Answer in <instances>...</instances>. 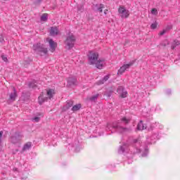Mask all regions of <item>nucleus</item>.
I'll list each match as a JSON object with an SVG mask.
<instances>
[{
	"instance_id": "nucleus-1",
	"label": "nucleus",
	"mask_w": 180,
	"mask_h": 180,
	"mask_svg": "<svg viewBox=\"0 0 180 180\" xmlns=\"http://www.w3.org/2000/svg\"><path fill=\"white\" fill-rule=\"evenodd\" d=\"M131 121V119L130 117H122L120 120H118V122H113L112 125L108 124L107 125V129H108V130H112V129H114L117 133H120V134L130 133V131H131V128L126 127L125 126H127Z\"/></svg>"
},
{
	"instance_id": "nucleus-2",
	"label": "nucleus",
	"mask_w": 180,
	"mask_h": 180,
	"mask_svg": "<svg viewBox=\"0 0 180 180\" xmlns=\"http://www.w3.org/2000/svg\"><path fill=\"white\" fill-rule=\"evenodd\" d=\"M141 142L137 139L133 140L131 145L129 143H124L118 148V154H137V153H141Z\"/></svg>"
},
{
	"instance_id": "nucleus-3",
	"label": "nucleus",
	"mask_w": 180,
	"mask_h": 180,
	"mask_svg": "<svg viewBox=\"0 0 180 180\" xmlns=\"http://www.w3.org/2000/svg\"><path fill=\"white\" fill-rule=\"evenodd\" d=\"M89 64L95 65L98 70L103 68L104 59H99V53L95 51H89L87 55Z\"/></svg>"
},
{
	"instance_id": "nucleus-4",
	"label": "nucleus",
	"mask_w": 180,
	"mask_h": 180,
	"mask_svg": "<svg viewBox=\"0 0 180 180\" xmlns=\"http://www.w3.org/2000/svg\"><path fill=\"white\" fill-rule=\"evenodd\" d=\"M75 36L72 33H69L67 35L66 39L65 41V48L66 50H71L75 45Z\"/></svg>"
},
{
	"instance_id": "nucleus-5",
	"label": "nucleus",
	"mask_w": 180,
	"mask_h": 180,
	"mask_svg": "<svg viewBox=\"0 0 180 180\" xmlns=\"http://www.w3.org/2000/svg\"><path fill=\"white\" fill-rule=\"evenodd\" d=\"M32 50H34V53L39 56H46V54H47V49L44 45L41 43L34 44Z\"/></svg>"
},
{
	"instance_id": "nucleus-6",
	"label": "nucleus",
	"mask_w": 180,
	"mask_h": 180,
	"mask_svg": "<svg viewBox=\"0 0 180 180\" xmlns=\"http://www.w3.org/2000/svg\"><path fill=\"white\" fill-rule=\"evenodd\" d=\"M118 13L122 19H127L130 16V12L124 6H120L118 8Z\"/></svg>"
},
{
	"instance_id": "nucleus-7",
	"label": "nucleus",
	"mask_w": 180,
	"mask_h": 180,
	"mask_svg": "<svg viewBox=\"0 0 180 180\" xmlns=\"http://www.w3.org/2000/svg\"><path fill=\"white\" fill-rule=\"evenodd\" d=\"M22 139H23V135L20 132H15L14 135L11 136L10 141L13 144H18Z\"/></svg>"
},
{
	"instance_id": "nucleus-8",
	"label": "nucleus",
	"mask_w": 180,
	"mask_h": 180,
	"mask_svg": "<svg viewBox=\"0 0 180 180\" xmlns=\"http://www.w3.org/2000/svg\"><path fill=\"white\" fill-rule=\"evenodd\" d=\"M134 64V62H131L128 64H124V65L120 67V68L118 70V72L117 73V75H123L124 72L127 71V70H129V68H130L131 65H133Z\"/></svg>"
},
{
	"instance_id": "nucleus-9",
	"label": "nucleus",
	"mask_w": 180,
	"mask_h": 180,
	"mask_svg": "<svg viewBox=\"0 0 180 180\" xmlns=\"http://www.w3.org/2000/svg\"><path fill=\"white\" fill-rule=\"evenodd\" d=\"M117 92L120 94L121 98H127V91H126L123 86H119L117 89Z\"/></svg>"
},
{
	"instance_id": "nucleus-10",
	"label": "nucleus",
	"mask_w": 180,
	"mask_h": 180,
	"mask_svg": "<svg viewBox=\"0 0 180 180\" xmlns=\"http://www.w3.org/2000/svg\"><path fill=\"white\" fill-rule=\"evenodd\" d=\"M46 41L49 43L50 51H51V53H54V51H56V48L57 47V43H56L53 39L49 38L46 39Z\"/></svg>"
},
{
	"instance_id": "nucleus-11",
	"label": "nucleus",
	"mask_w": 180,
	"mask_h": 180,
	"mask_svg": "<svg viewBox=\"0 0 180 180\" xmlns=\"http://www.w3.org/2000/svg\"><path fill=\"white\" fill-rule=\"evenodd\" d=\"M18 98V94L16 93V89L13 87V92L9 94L8 101L9 102H15Z\"/></svg>"
},
{
	"instance_id": "nucleus-12",
	"label": "nucleus",
	"mask_w": 180,
	"mask_h": 180,
	"mask_svg": "<svg viewBox=\"0 0 180 180\" xmlns=\"http://www.w3.org/2000/svg\"><path fill=\"white\" fill-rule=\"evenodd\" d=\"M158 139V133H153L151 136L147 137V142L149 144H153V143H155L154 140H157Z\"/></svg>"
},
{
	"instance_id": "nucleus-13",
	"label": "nucleus",
	"mask_w": 180,
	"mask_h": 180,
	"mask_svg": "<svg viewBox=\"0 0 180 180\" xmlns=\"http://www.w3.org/2000/svg\"><path fill=\"white\" fill-rule=\"evenodd\" d=\"M72 105H74V101H68L66 102V104L63 105L62 110L63 112H67L70 108L72 107Z\"/></svg>"
},
{
	"instance_id": "nucleus-14",
	"label": "nucleus",
	"mask_w": 180,
	"mask_h": 180,
	"mask_svg": "<svg viewBox=\"0 0 180 180\" xmlns=\"http://www.w3.org/2000/svg\"><path fill=\"white\" fill-rule=\"evenodd\" d=\"M105 8V5L103 4H96L93 7V9L94 11H96L97 12H100V13H102L103 9Z\"/></svg>"
},
{
	"instance_id": "nucleus-15",
	"label": "nucleus",
	"mask_w": 180,
	"mask_h": 180,
	"mask_svg": "<svg viewBox=\"0 0 180 180\" xmlns=\"http://www.w3.org/2000/svg\"><path fill=\"white\" fill-rule=\"evenodd\" d=\"M136 129H137V130H140V131H141V130H146V129H147V125H146V124H144L143 123V121L141 120V121L139 122V123L137 124Z\"/></svg>"
},
{
	"instance_id": "nucleus-16",
	"label": "nucleus",
	"mask_w": 180,
	"mask_h": 180,
	"mask_svg": "<svg viewBox=\"0 0 180 180\" xmlns=\"http://www.w3.org/2000/svg\"><path fill=\"white\" fill-rule=\"evenodd\" d=\"M68 84L69 86H72V85H77V79L75 77H69L68 79Z\"/></svg>"
},
{
	"instance_id": "nucleus-17",
	"label": "nucleus",
	"mask_w": 180,
	"mask_h": 180,
	"mask_svg": "<svg viewBox=\"0 0 180 180\" xmlns=\"http://www.w3.org/2000/svg\"><path fill=\"white\" fill-rule=\"evenodd\" d=\"M51 36H57L58 34V28L57 27H52L50 30Z\"/></svg>"
},
{
	"instance_id": "nucleus-18",
	"label": "nucleus",
	"mask_w": 180,
	"mask_h": 180,
	"mask_svg": "<svg viewBox=\"0 0 180 180\" xmlns=\"http://www.w3.org/2000/svg\"><path fill=\"white\" fill-rule=\"evenodd\" d=\"M47 99H48V98L44 97V96H43V94H40V96L38 98L39 105H43V103H44V102H46V101H47Z\"/></svg>"
},
{
	"instance_id": "nucleus-19",
	"label": "nucleus",
	"mask_w": 180,
	"mask_h": 180,
	"mask_svg": "<svg viewBox=\"0 0 180 180\" xmlns=\"http://www.w3.org/2000/svg\"><path fill=\"white\" fill-rule=\"evenodd\" d=\"M54 94H56V92H55L54 89H49L46 91V95L49 99H51V98H53V96H54Z\"/></svg>"
},
{
	"instance_id": "nucleus-20",
	"label": "nucleus",
	"mask_w": 180,
	"mask_h": 180,
	"mask_svg": "<svg viewBox=\"0 0 180 180\" xmlns=\"http://www.w3.org/2000/svg\"><path fill=\"white\" fill-rule=\"evenodd\" d=\"M110 75H105L101 80L98 82L99 85H102V84H105L108 79H109Z\"/></svg>"
},
{
	"instance_id": "nucleus-21",
	"label": "nucleus",
	"mask_w": 180,
	"mask_h": 180,
	"mask_svg": "<svg viewBox=\"0 0 180 180\" xmlns=\"http://www.w3.org/2000/svg\"><path fill=\"white\" fill-rule=\"evenodd\" d=\"M32 147V142H27L22 148V151H27Z\"/></svg>"
},
{
	"instance_id": "nucleus-22",
	"label": "nucleus",
	"mask_w": 180,
	"mask_h": 180,
	"mask_svg": "<svg viewBox=\"0 0 180 180\" xmlns=\"http://www.w3.org/2000/svg\"><path fill=\"white\" fill-rule=\"evenodd\" d=\"M98 98H99V94H97L89 98V101H90V102H96V101H98Z\"/></svg>"
},
{
	"instance_id": "nucleus-23",
	"label": "nucleus",
	"mask_w": 180,
	"mask_h": 180,
	"mask_svg": "<svg viewBox=\"0 0 180 180\" xmlns=\"http://www.w3.org/2000/svg\"><path fill=\"white\" fill-rule=\"evenodd\" d=\"M81 109V104H76L72 108V112H77Z\"/></svg>"
},
{
	"instance_id": "nucleus-24",
	"label": "nucleus",
	"mask_w": 180,
	"mask_h": 180,
	"mask_svg": "<svg viewBox=\"0 0 180 180\" xmlns=\"http://www.w3.org/2000/svg\"><path fill=\"white\" fill-rule=\"evenodd\" d=\"M179 44H180L179 41H178V40H174V41L172 42V46H171L172 50H174V49H175V47H176V46H179Z\"/></svg>"
},
{
	"instance_id": "nucleus-25",
	"label": "nucleus",
	"mask_w": 180,
	"mask_h": 180,
	"mask_svg": "<svg viewBox=\"0 0 180 180\" xmlns=\"http://www.w3.org/2000/svg\"><path fill=\"white\" fill-rule=\"evenodd\" d=\"M48 15L47 13H44L41 16V22H47V19H48Z\"/></svg>"
},
{
	"instance_id": "nucleus-26",
	"label": "nucleus",
	"mask_w": 180,
	"mask_h": 180,
	"mask_svg": "<svg viewBox=\"0 0 180 180\" xmlns=\"http://www.w3.org/2000/svg\"><path fill=\"white\" fill-rule=\"evenodd\" d=\"M32 122L38 123V122H40V117H34L32 118Z\"/></svg>"
},
{
	"instance_id": "nucleus-27",
	"label": "nucleus",
	"mask_w": 180,
	"mask_h": 180,
	"mask_svg": "<svg viewBox=\"0 0 180 180\" xmlns=\"http://www.w3.org/2000/svg\"><path fill=\"white\" fill-rule=\"evenodd\" d=\"M150 13L152 15H158V11L157 10V8H153L150 11Z\"/></svg>"
},
{
	"instance_id": "nucleus-28",
	"label": "nucleus",
	"mask_w": 180,
	"mask_h": 180,
	"mask_svg": "<svg viewBox=\"0 0 180 180\" xmlns=\"http://www.w3.org/2000/svg\"><path fill=\"white\" fill-rule=\"evenodd\" d=\"M1 58L4 63H8V56L6 55H1Z\"/></svg>"
},
{
	"instance_id": "nucleus-29",
	"label": "nucleus",
	"mask_w": 180,
	"mask_h": 180,
	"mask_svg": "<svg viewBox=\"0 0 180 180\" xmlns=\"http://www.w3.org/2000/svg\"><path fill=\"white\" fill-rule=\"evenodd\" d=\"M157 26H158V23H157V22H155L151 24L150 28L157 29Z\"/></svg>"
},
{
	"instance_id": "nucleus-30",
	"label": "nucleus",
	"mask_w": 180,
	"mask_h": 180,
	"mask_svg": "<svg viewBox=\"0 0 180 180\" xmlns=\"http://www.w3.org/2000/svg\"><path fill=\"white\" fill-rule=\"evenodd\" d=\"M43 2V0H34V4L35 5H40Z\"/></svg>"
},
{
	"instance_id": "nucleus-31",
	"label": "nucleus",
	"mask_w": 180,
	"mask_h": 180,
	"mask_svg": "<svg viewBox=\"0 0 180 180\" xmlns=\"http://www.w3.org/2000/svg\"><path fill=\"white\" fill-rule=\"evenodd\" d=\"M147 154H148V149H147V147L145 148V153L142 154V157H147Z\"/></svg>"
},
{
	"instance_id": "nucleus-32",
	"label": "nucleus",
	"mask_w": 180,
	"mask_h": 180,
	"mask_svg": "<svg viewBox=\"0 0 180 180\" xmlns=\"http://www.w3.org/2000/svg\"><path fill=\"white\" fill-rule=\"evenodd\" d=\"M4 135V131H0V146L2 144V136Z\"/></svg>"
},
{
	"instance_id": "nucleus-33",
	"label": "nucleus",
	"mask_w": 180,
	"mask_h": 180,
	"mask_svg": "<svg viewBox=\"0 0 180 180\" xmlns=\"http://www.w3.org/2000/svg\"><path fill=\"white\" fill-rule=\"evenodd\" d=\"M165 33H167V30H163L162 31H161L159 34L160 36H164V34H165Z\"/></svg>"
},
{
	"instance_id": "nucleus-34",
	"label": "nucleus",
	"mask_w": 180,
	"mask_h": 180,
	"mask_svg": "<svg viewBox=\"0 0 180 180\" xmlns=\"http://www.w3.org/2000/svg\"><path fill=\"white\" fill-rule=\"evenodd\" d=\"M36 84L34 83H29L30 88H36Z\"/></svg>"
},
{
	"instance_id": "nucleus-35",
	"label": "nucleus",
	"mask_w": 180,
	"mask_h": 180,
	"mask_svg": "<svg viewBox=\"0 0 180 180\" xmlns=\"http://www.w3.org/2000/svg\"><path fill=\"white\" fill-rule=\"evenodd\" d=\"M112 94H113L112 91H110L108 94H107V96L108 98H110V96H112Z\"/></svg>"
},
{
	"instance_id": "nucleus-36",
	"label": "nucleus",
	"mask_w": 180,
	"mask_h": 180,
	"mask_svg": "<svg viewBox=\"0 0 180 180\" xmlns=\"http://www.w3.org/2000/svg\"><path fill=\"white\" fill-rule=\"evenodd\" d=\"M167 95H171V90H167Z\"/></svg>"
},
{
	"instance_id": "nucleus-37",
	"label": "nucleus",
	"mask_w": 180,
	"mask_h": 180,
	"mask_svg": "<svg viewBox=\"0 0 180 180\" xmlns=\"http://www.w3.org/2000/svg\"><path fill=\"white\" fill-rule=\"evenodd\" d=\"M13 171L14 172H16L18 171V168L14 167V168L13 169Z\"/></svg>"
},
{
	"instance_id": "nucleus-38",
	"label": "nucleus",
	"mask_w": 180,
	"mask_h": 180,
	"mask_svg": "<svg viewBox=\"0 0 180 180\" xmlns=\"http://www.w3.org/2000/svg\"><path fill=\"white\" fill-rule=\"evenodd\" d=\"M78 11H82V8H78Z\"/></svg>"
},
{
	"instance_id": "nucleus-39",
	"label": "nucleus",
	"mask_w": 180,
	"mask_h": 180,
	"mask_svg": "<svg viewBox=\"0 0 180 180\" xmlns=\"http://www.w3.org/2000/svg\"><path fill=\"white\" fill-rule=\"evenodd\" d=\"M107 11H108V10H105V11H104L105 15L107 14V13H106Z\"/></svg>"
},
{
	"instance_id": "nucleus-40",
	"label": "nucleus",
	"mask_w": 180,
	"mask_h": 180,
	"mask_svg": "<svg viewBox=\"0 0 180 180\" xmlns=\"http://www.w3.org/2000/svg\"><path fill=\"white\" fill-rule=\"evenodd\" d=\"M162 46H166V44H162Z\"/></svg>"
},
{
	"instance_id": "nucleus-41",
	"label": "nucleus",
	"mask_w": 180,
	"mask_h": 180,
	"mask_svg": "<svg viewBox=\"0 0 180 180\" xmlns=\"http://www.w3.org/2000/svg\"><path fill=\"white\" fill-rule=\"evenodd\" d=\"M167 44H168V41H166Z\"/></svg>"
},
{
	"instance_id": "nucleus-42",
	"label": "nucleus",
	"mask_w": 180,
	"mask_h": 180,
	"mask_svg": "<svg viewBox=\"0 0 180 180\" xmlns=\"http://www.w3.org/2000/svg\"><path fill=\"white\" fill-rule=\"evenodd\" d=\"M179 58L180 59V55L179 56Z\"/></svg>"
}]
</instances>
